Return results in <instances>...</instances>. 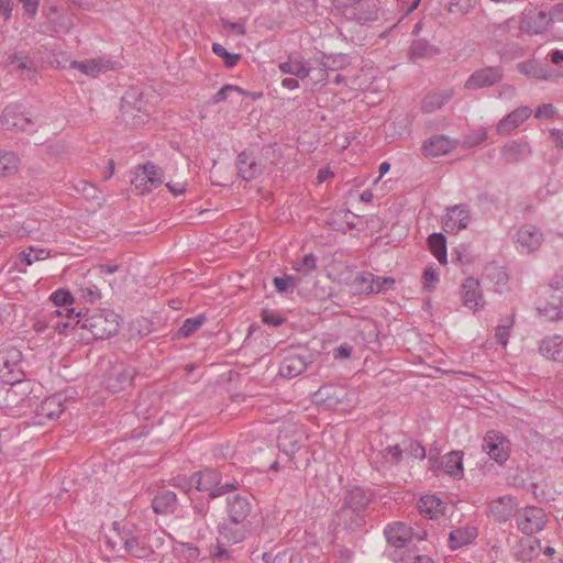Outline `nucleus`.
Instances as JSON below:
<instances>
[{
  "label": "nucleus",
  "instance_id": "nucleus-21",
  "mask_svg": "<svg viewBox=\"0 0 563 563\" xmlns=\"http://www.w3.org/2000/svg\"><path fill=\"white\" fill-rule=\"evenodd\" d=\"M503 77V69L500 67H485L475 70L465 81V89L477 90L481 88L493 86L498 82Z\"/></svg>",
  "mask_w": 563,
  "mask_h": 563
},
{
  "label": "nucleus",
  "instance_id": "nucleus-14",
  "mask_svg": "<svg viewBox=\"0 0 563 563\" xmlns=\"http://www.w3.org/2000/svg\"><path fill=\"white\" fill-rule=\"evenodd\" d=\"M547 523V517L542 508L530 506L519 509L516 512V525L518 530L525 534L540 532Z\"/></svg>",
  "mask_w": 563,
  "mask_h": 563
},
{
  "label": "nucleus",
  "instance_id": "nucleus-36",
  "mask_svg": "<svg viewBox=\"0 0 563 563\" xmlns=\"http://www.w3.org/2000/svg\"><path fill=\"white\" fill-rule=\"evenodd\" d=\"M169 541L172 543L173 554L178 561L191 563L199 560L200 550L194 543L177 541L174 537H169Z\"/></svg>",
  "mask_w": 563,
  "mask_h": 563
},
{
  "label": "nucleus",
  "instance_id": "nucleus-30",
  "mask_svg": "<svg viewBox=\"0 0 563 563\" xmlns=\"http://www.w3.org/2000/svg\"><path fill=\"white\" fill-rule=\"evenodd\" d=\"M516 507L515 498L511 496H501L490 501L489 511L496 520L505 522L512 516L516 517Z\"/></svg>",
  "mask_w": 563,
  "mask_h": 563
},
{
  "label": "nucleus",
  "instance_id": "nucleus-5",
  "mask_svg": "<svg viewBox=\"0 0 563 563\" xmlns=\"http://www.w3.org/2000/svg\"><path fill=\"white\" fill-rule=\"evenodd\" d=\"M121 111L125 124L131 129L137 130L150 124L153 106L144 101L142 95L137 99L133 92H128L122 98Z\"/></svg>",
  "mask_w": 563,
  "mask_h": 563
},
{
  "label": "nucleus",
  "instance_id": "nucleus-10",
  "mask_svg": "<svg viewBox=\"0 0 563 563\" xmlns=\"http://www.w3.org/2000/svg\"><path fill=\"white\" fill-rule=\"evenodd\" d=\"M518 24L520 31L530 35H538L545 32L548 26L552 24V18L548 9L542 5L528 7L521 13Z\"/></svg>",
  "mask_w": 563,
  "mask_h": 563
},
{
  "label": "nucleus",
  "instance_id": "nucleus-18",
  "mask_svg": "<svg viewBox=\"0 0 563 563\" xmlns=\"http://www.w3.org/2000/svg\"><path fill=\"white\" fill-rule=\"evenodd\" d=\"M396 280L393 277L375 276L369 272H362L355 278V285L364 294H380L393 289Z\"/></svg>",
  "mask_w": 563,
  "mask_h": 563
},
{
  "label": "nucleus",
  "instance_id": "nucleus-15",
  "mask_svg": "<svg viewBox=\"0 0 563 563\" xmlns=\"http://www.w3.org/2000/svg\"><path fill=\"white\" fill-rule=\"evenodd\" d=\"M278 69L284 75L295 76L306 79L313 70L311 62L306 58L302 53L292 51L288 53L286 59L278 63Z\"/></svg>",
  "mask_w": 563,
  "mask_h": 563
},
{
  "label": "nucleus",
  "instance_id": "nucleus-8",
  "mask_svg": "<svg viewBox=\"0 0 563 563\" xmlns=\"http://www.w3.org/2000/svg\"><path fill=\"white\" fill-rule=\"evenodd\" d=\"M163 170L152 162L136 167L131 177V184L140 195L151 192L163 184Z\"/></svg>",
  "mask_w": 563,
  "mask_h": 563
},
{
  "label": "nucleus",
  "instance_id": "nucleus-37",
  "mask_svg": "<svg viewBox=\"0 0 563 563\" xmlns=\"http://www.w3.org/2000/svg\"><path fill=\"white\" fill-rule=\"evenodd\" d=\"M442 468L445 474L454 479L463 477V452L451 451L442 456L441 461Z\"/></svg>",
  "mask_w": 563,
  "mask_h": 563
},
{
  "label": "nucleus",
  "instance_id": "nucleus-45",
  "mask_svg": "<svg viewBox=\"0 0 563 563\" xmlns=\"http://www.w3.org/2000/svg\"><path fill=\"white\" fill-rule=\"evenodd\" d=\"M207 318L205 314H197L191 318H187L180 325L177 332L178 338H189L205 322Z\"/></svg>",
  "mask_w": 563,
  "mask_h": 563
},
{
  "label": "nucleus",
  "instance_id": "nucleus-39",
  "mask_svg": "<svg viewBox=\"0 0 563 563\" xmlns=\"http://www.w3.org/2000/svg\"><path fill=\"white\" fill-rule=\"evenodd\" d=\"M302 442L303 434L297 431H294L291 434L285 431L278 435V448L289 457H292L300 450Z\"/></svg>",
  "mask_w": 563,
  "mask_h": 563
},
{
  "label": "nucleus",
  "instance_id": "nucleus-35",
  "mask_svg": "<svg viewBox=\"0 0 563 563\" xmlns=\"http://www.w3.org/2000/svg\"><path fill=\"white\" fill-rule=\"evenodd\" d=\"M500 154L506 162L515 163L526 159L531 154V147L526 141L512 140L503 146Z\"/></svg>",
  "mask_w": 563,
  "mask_h": 563
},
{
  "label": "nucleus",
  "instance_id": "nucleus-41",
  "mask_svg": "<svg viewBox=\"0 0 563 563\" xmlns=\"http://www.w3.org/2000/svg\"><path fill=\"white\" fill-rule=\"evenodd\" d=\"M444 508L443 501L435 495H426L419 500L420 512L429 519L441 517L444 514Z\"/></svg>",
  "mask_w": 563,
  "mask_h": 563
},
{
  "label": "nucleus",
  "instance_id": "nucleus-23",
  "mask_svg": "<svg viewBox=\"0 0 563 563\" xmlns=\"http://www.w3.org/2000/svg\"><path fill=\"white\" fill-rule=\"evenodd\" d=\"M247 528L245 523H236L228 520L219 527L218 542L223 545L241 543L246 538Z\"/></svg>",
  "mask_w": 563,
  "mask_h": 563
},
{
  "label": "nucleus",
  "instance_id": "nucleus-33",
  "mask_svg": "<svg viewBox=\"0 0 563 563\" xmlns=\"http://www.w3.org/2000/svg\"><path fill=\"white\" fill-rule=\"evenodd\" d=\"M539 352L554 362H563V335L552 334L543 338L539 343Z\"/></svg>",
  "mask_w": 563,
  "mask_h": 563
},
{
  "label": "nucleus",
  "instance_id": "nucleus-50",
  "mask_svg": "<svg viewBox=\"0 0 563 563\" xmlns=\"http://www.w3.org/2000/svg\"><path fill=\"white\" fill-rule=\"evenodd\" d=\"M299 283V278L294 275L277 276L273 278V285L278 294H288Z\"/></svg>",
  "mask_w": 563,
  "mask_h": 563
},
{
  "label": "nucleus",
  "instance_id": "nucleus-44",
  "mask_svg": "<svg viewBox=\"0 0 563 563\" xmlns=\"http://www.w3.org/2000/svg\"><path fill=\"white\" fill-rule=\"evenodd\" d=\"M62 396L60 395H53L48 398H46L42 404L40 408V413L42 416L47 417L48 419H56L60 416V413L64 411V408L62 406Z\"/></svg>",
  "mask_w": 563,
  "mask_h": 563
},
{
  "label": "nucleus",
  "instance_id": "nucleus-52",
  "mask_svg": "<svg viewBox=\"0 0 563 563\" xmlns=\"http://www.w3.org/2000/svg\"><path fill=\"white\" fill-rule=\"evenodd\" d=\"M73 188L81 194L84 198L87 200H99L100 191L99 189L91 183L86 180H79L76 185H73Z\"/></svg>",
  "mask_w": 563,
  "mask_h": 563
},
{
  "label": "nucleus",
  "instance_id": "nucleus-32",
  "mask_svg": "<svg viewBox=\"0 0 563 563\" xmlns=\"http://www.w3.org/2000/svg\"><path fill=\"white\" fill-rule=\"evenodd\" d=\"M351 63V58L349 55L343 53H336V54H330L324 55L318 63V68L323 74L318 78L319 82H322L323 85L327 81V73L329 70H340L349 66Z\"/></svg>",
  "mask_w": 563,
  "mask_h": 563
},
{
  "label": "nucleus",
  "instance_id": "nucleus-59",
  "mask_svg": "<svg viewBox=\"0 0 563 563\" xmlns=\"http://www.w3.org/2000/svg\"><path fill=\"white\" fill-rule=\"evenodd\" d=\"M478 4V0H452L449 11L452 13H467Z\"/></svg>",
  "mask_w": 563,
  "mask_h": 563
},
{
  "label": "nucleus",
  "instance_id": "nucleus-63",
  "mask_svg": "<svg viewBox=\"0 0 563 563\" xmlns=\"http://www.w3.org/2000/svg\"><path fill=\"white\" fill-rule=\"evenodd\" d=\"M353 347L349 343H342L332 351V356L336 361L347 360L351 357Z\"/></svg>",
  "mask_w": 563,
  "mask_h": 563
},
{
  "label": "nucleus",
  "instance_id": "nucleus-29",
  "mask_svg": "<svg viewBox=\"0 0 563 563\" xmlns=\"http://www.w3.org/2000/svg\"><path fill=\"white\" fill-rule=\"evenodd\" d=\"M532 113L529 107H519L503 118L497 124L498 134H508L527 121Z\"/></svg>",
  "mask_w": 563,
  "mask_h": 563
},
{
  "label": "nucleus",
  "instance_id": "nucleus-60",
  "mask_svg": "<svg viewBox=\"0 0 563 563\" xmlns=\"http://www.w3.org/2000/svg\"><path fill=\"white\" fill-rule=\"evenodd\" d=\"M512 323H514L512 320H508L506 323L498 324L496 328V331H495L496 340L503 345L504 349L508 344Z\"/></svg>",
  "mask_w": 563,
  "mask_h": 563
},
{
  "label": "nucleus",
  "instance_id": "nucleus-49",
  "mask_svg": "<svg viewBox=\"0 0 563 563\" xmlns=\"http://www.w3.org/2000/svg\"><path fill=\"white\" fill-rule=\"evenodd\" d=\"M537 311L540 316L548 320L554 321L562 319V311L560 310V301L556 303L554 300L551 302H539Z\"/></svg>",
  "mask_w": 563,
  "mask_h": 563
},
{
  "label": "nucleus",
  "instance_id": "nucleus-51",
  "mask_svg": "<svg viewBox=\"0 0 563 563\" xmlns=\"http://www.w3.org/2000/svg\"><path fill=\"white\" fill-rule=\"evenodd\" d=\"M489 269L488 278L495 284V290L503 292L508 283V274L503 267L493 266Z\"/></svg>",
  "mask_w": 563,
  "mask_h": 563
},
{
  "label": "nucleus",
  "instance_id": "nucleus-24",
  "mask_svg": "<svg viewBox=\"0 0 563 563\" xmlns=\"http://www.w3.org/2000/svg\"><path fill=\"white\" fill-rule=\"evenodd\" d=\"M542 543L538 539H521L511 550L512 558L520 563H531L541 553Z\"/></svg>",
  "mask_w": 563,
  "mask_h": 563
},
{
  "label": "nucleus",
  "instance_id": "nucleus-53",
  "mask_svg": "<svg viewBox=\"0 0 563 563\" xmlns=\"http://www.w3.org/2000/svg\"><path fill=\"white\" fill-rule=\"evenodd\" d=\"M487 139V131L485 128L481 126L472 130L464 139L463 146L466 148H472L476 145H479Z\"/></svg>",
  "mask_w": 563,
  "mask_h": 563
},
{
  "label": "nucleus",
  "instance_id": "nucleus-25",
  "mask_svg": "<svg viewBox=\"0 0 563 563\" xmlns=\"http://www.w3.org/2000/svg\"><path fill=\"white\" fill-rule=\"evenodd\" d=\"M117 64V62L110 58L96 57L85 62L73 60V69L77 68L85 75L96 77L102 73L114 69Z\"/></svg>",
  "mask_w": 563,
  "mask_h": 563
},
{
  "label": "nucleus",
  "instance_id": "nucleus-17",
  "mask_svg": "<svg viewBox=\"0 0 563 563\" xmlns=\"http://www.w3.org/2000/svg\"><path fill=\"white\" fill-rule=\"evenodd\" d=\"M384 534L388 544L399 551L395 553V556L402 553L401 549L408 548L415 538L412 528L400 521L388 523L384 529Z\"/></svg>",
  "mask_w": 563,
  "mask_h": 563
},
{
  "label": "nucleus",
  "instance_id": "nucleus-47",
  "mask_svg": "<svg viewBox=\"0 0 563 563\" xmlns=\"http://www.w3.org/2000/svg\"><path fill=\"white\" fill-rule=\"evenodd\" d=\"M517 69L520 74L537 78V79H545L547 74L543 67L537 60H525L517 65Z\"/></svg>",
  "mask_w": 563,
  "mask_h": 563
},
{
  "label": "nucleus",
  "instance_id": "nucleus-7",
  "mask_svg": "<svg viewBox=\"0 0 563 563\" xmlns=\"http://www.w3.org/2000/svg\"><path fill=\"white\" fill-rule=\"evenodd\" d=\"M189 487L207 493L210 498H217L234 488V485L231 483L221 484V474L218 471L205 468L190 476Z\"/></svg>",
  "mask_w": 563,
  "mask_h": 563
},
{
  "label": "nucleus",
  "instance_id": "nucleus-26",
  "mask_svg": "<svg viewBox=\"0 0 563 563\" xmlns=\"http://www.w3.org/2000/svg\"><path fill=\"white\" fill-rule=\"evenodd\" d=\"M455 95L454 88H441L429 92L422 100L421 109L432 113L442 109Z\"/></svg>",
  "mask_w": 563,
  "mask_h": 563
},
{
  "label": "nucleus",
  "instance_id": "nucleus-13",
  "mask_svg": "<svg viewBox=\"0 0 563 563\" xmlns=\"http://www.w3.org/2000/svg\"><path fill=\"white\" fill-rule=\"evenodd\" d=\"M482 449L489 459L503 465L509 459L510 442L500 432L492 430L485 434Z\"/></svg>",
  "mask_w": 563,
  "mask_h": 563
},
{
  "label": "nucleus",
  "instance_id": "nucleus-43",
  "mask_svg": "<svg viewBox=\"0 0 563 563\" xmlns=\"http://www.w3.org/2000/svg\"><path fill=\"white\" fill-rule=\"evenodd\" d=\"M176 504V494L172 490H163L154 497L152 507L156 514L166 515L175 510Z\"/></svg>",
  "mask_w": 563,
  "mask_h": 563
},
{
  "label": "nucleus",
  "instance_id": "nucleus-61",
  "mask_svg": "<svg viewBox=\"0 0 563 563\" xmlns=\"http://www.w3.org/2000/svg\"><path fill=\"white\" fill-rule=\"evenodd\" d=\"M440 279L439 273L434 267H427L423 272L422 276V283L423 288L431 290L434 287V284H437Z\"/></svg>",
  "mask_w": 563,
  "mask_h": 563
},
{
  "label": "nucleus",
  "instance_id": "nucleus-22",
  "mask_svg": "<svg viewBox=\"0 0 563 563\" xmlns=\"http://www.w3.org/2000/svg\"><path fill=\"white\" fill-rule=\"evenodd\" d=\"M457 140L446 135H433L426 140L422 144V153L427 157H438L445 155L456 148Z\"/></svg>",
  "mask_w": 563,
  "mask_h": 563
},
{
  "label": "nucleus",
  "instance_id": "nucleus-34",
  "mask_svg": "<svg viewBox=\"0 0 563 563\" xmlns=\"http://www.w3.org/2000/svg\"><path fill=\"white\" fill-rule=\"evenodd\" d=\"M22 168L20 155L12 150H0V179L10 178L19 174Z\"/></svg>",
  "mask_w": 563,
  "mask_h": 563
},
{
  "label": "nucleus",
  "instance_id": "nucleus-62",
  "mask_svg": "<svg viewBox=\"0 0 563 563\" xmlns=\"http://www.w3.org/2000/svg\"><path fill=\"white\" fill-rule=\"evenodd\" d=\"M8 64L15 65L21 70H31V62L22 54H13L9 57Z\"/></svg>",
  "mask_w": 563,
  "mask_h": 563
},
{
  "label": "nucleus",
  "instance_id": "nucleus-6",
  "mask_svg": "<svg viewBox=\"0 0 563 563\" xmlns=\"http://www.w3.org/2000/svg\"><path fill=\"white\" fill-rule=\"evenodd\" d=\"M135 368L122 361H108L102 375V385L110 393H119L132 385Z\"/></svg>",
  "mask_w": 563,
  "mask_h": 563
},
{
  "label": "nucleus",
  "instance_id": "nucleus-31",
  "mask_svg": "<svg viewBox=\"0 0 563 563\" xmlns=\"http://www.w3.org/2000/svg\"><path fill=\"white\" fill-rule=\"evenodd\" d=\"M478 536L477 527L467 525L450 532L448 544L451 550H457L473 543Z\"/></svg>",
  "mask_w": 563,
  "mask_h": 563
},
{
  "label": "nucleus",
  "instance_id": "nucleus-57",
  "mask_svg": "<svg viewBox=\"0 0 563 563\" xmlns=\"http://www.w3.org/2000/svg\"><path fill=\"white\" fill-rule=\"evenodd\" d=\"M170 534H167L165 531H148V545H150V555L153 554L156 550H159L164 547L166 540H169Z\"/></svg>",
  "mask_w": 563,
  "mask_h": 563
},
{
  "label": "nucleus",
  "instance_id": "nucleus-3",
  "mask_svg": "<svg viewBox=\"0 0 563 563\" xmlns=\"http://www.w3.org/2000/svg\"><path fill=\"white\" fill-rule=\"evenodd\" d=\"M369 501L371 494L368 490L361 487L349 489L344 496L342 507L335 514V525L344 529H352L357 526Z\"/></svg>",
  "mask_w": 563,
  "mask_h": 563
},
{
  "label": "nucleus",
  "instance_id": "nucleus-27",
  "mask_svg": "<svg viewBox=\"0 0 563 563\" xmlns=\"http://www.w3.org/2000/svg\"><path fill=\"white\" fill-rule=\"evenodd\" d=\"M236 168L239 176L245 181L255 179L263 172L261 164L247 151H243L238 155Z\"/></svg>",
  "mask_w": 563,
  "mask_h": 563
},
{
  "label": "nucleus",
  "instance_id": "nucleus-19",
  "mask_svg": "<svg viewBox=\"0 0 563 563\" xmlns=\"http://www.w3.org/2000/svg\"><path fill=\"white\" fill-rule=\"evenodd\" d=\"M460 292L462 303L466 309L476 312L484 308L485 300L481 288V283L477 278H465L460 287Z\"/></svg>",
  "mask_w": 563,
  "mask_h": 563
},
{
  "label": "nucleus",
  "instance_id": "nucleus-12",
  "mask_svg": "<svg viewBox=\"0 0 563 563\" xmlns=\"http://www.w3.org/2000/svg\"><path fill=\"white\" fill-rule=\"evenodd\" d=\"M472 221L471 208L466 203H459L445 209L442 219L443 230L449 234H457L468 228Z\"/></svg>",
  "mask_w": 563,
  "mask_h": 563
},
{
  "label": "nucleus",
  "instance_id": "nucleus-54",
  "mask_svg": "<svg viewBox=\"0 0 563 563\" xmlns=\"http://www.w3.org/2000/svg\"><path fill=\"white\" fill-rule=\"evenodd\" d=\"M212 51L217 56L223 59L227 68H233L240 59L239 54L229 53L227 48L219 43H214L212 45Z\"/></svg>",
  "mask_w": 563,
  "mask_h": 563
},
{
  "label": "nucleus",
  "instance_id": "nucleus-2",
  "mask_svg": "<svg viewBox=\"0 0 563 563\" xmlns=\"http://www.w3.org/2000/svg\"><path fill=\"white\" fill-rule=\"evenodd\" d=\"M112 529L128 554L142 560L150 558L148 530L144 525L131 520L113 521Z\"/></svg>",
  "mask_w": 563,
  "mask_h": 563
},
{
  "label": "nucleus",
  "instance_id": "nucleus-38",
  "mask_svg": "<svg viewBox=\"0 0 563 563\" xmlns=\"http://www.w3.org/2000/svg\"><path fill=\"white\" fill-rule=\"evenodd\" d=\"M307 368L305 358L297 354H290L284 357L279 365V374L285 378H294Z\"/></svg>",
  "mask_w": 563,
  "mask_h": 563
},
{
  "label": "nucleus",
  "instance_id": "nucleus-40",
  "mask_svg": "<svg viewBox=\"0 0 563 563\" xmlns=\"http://www.w3.org/2000/svg\"><path fill=\"white\" fill-rule=\"evenodd\" d=\"M518 21L515 16L507 19L506 21L493 24L490 26V34L493 40L498 43L508 42L511 37L517 34Z\"/></svg>",
  "mask_w": 563,
  "mask_h": 563
},
{
  "label": "nucleus",
  "instance_id": "nucleus-28",
  "mask_svg": "<svg viewBox=\"0 0 563 563\" xmlns=\"http://www.w3.org/2000/svg\"><path fill=\"white\" fill-rule=\"evenodd\" d=\"M347 390L343 386L324 385L317 393V400L325 402L328 407L345 409L344 400L347 398Z\"/></svg>",
  "mask_w": 563,
  "mask_h": 563
},
{
  "label": "nucleus",
  "instance_id": "nucleus-55",
  "mask_svg": "<svg viewBox=\"0 0 563 563\" xmlns=\"http://www.w3.org/2000/svg\"><path fill=\"white\" fill-rule=\"evenodd\" d=\"M317 268V258L313 254H306L294 263L292 269L298 273L308 274Z\"/></svg>",
  "mask_w": 563,
  "mask_h": 563
},
{
  "label": "nucleus",
  "instance_id": "nucleus-20",
  "mask_svg": "<svg viewBox=\"0 0 563 563\" xmlns=\"http://www.w3.org/2000/svg\"><path fill=\"white\" fill-rule=\"evenodd\" d=\"M225 510L228 520L236 523H245L252 511L250 498L242 494H234L227 497Z\"/></svg>",
  "mask_w": 563,
  "mask_h": 563
},
{
  "label": "nucleus",
  "instance_id": "nucleus-58",
  "mask_svg": "<svg viewBox=\"0 0 563 563\" xmlns=\"http://www.w3.org/2000/svg\"><path fill=\"white\" fill-rule=\"evenodd\" d=\"M395 563H433V561L427 556L417 554L413 552L408 553H399L396 556H394Z\"/></svg>",
  "mask_w": 563,
  "mask_h": 563
},
{
  "label": "nucleus",
  "instance_id": "nucleus-1",
  "mask_svg": "<svg viewBox=\"0 0 563 563\" xmlns=\"http://www.w3.org/2000/svg\"><path fill=\"white\" fill-rule=\"evenodd\" d=\"M77 318L73 324V340L89 343L91 340H102L114 334L119 328V316L114 312L82 314L75 313L73 308V319Z\"/></svg>",
  "mask_w": 563,
  "mask_h": 563
},
{
  "label": "nucleus",
  "instance_id": "nucleus-16",
  "mask_svg": "<svg viewBox=\"0 0 563 563\" xmlns=\"http://www.w3.org/2000/svg\"><path fill=\"white\" fill-rule=\"evenodd\" d=\"M543 242L542 231L532 224L522 225L515 235L516 249L521 254L536 252Z\"/></svg>",
  "mask_w": 563,
  "mask_h": 563
},
{
  "label": "nucleus",
  "instance_id": "nucleus-11",
  "mask_svg": "<svg viewBox=\"0 0 563 563\" xmlns=\"http://www.w3.org/2000/svg\"><path fill=\"white\" fill-rule=\"evenodd\" d=\"M1 125L7 130L32 132L34 122L30 112L21 103L8 104L0 117Z\"/></svg>",
  "mask_w": 563,
  "mask_h": 563
},
{
  "label": "nucleus",
  "instance_id": "nucleus-42",
  "mask_svg": "<svg viewBox=\"0 0 563 563\" xmlns=\"http://www.w3.org/2000/svg\"><path fill=\"white\" fill-rule=\"evenodd\" d=\"M428 246L431 254L442 265L448 264L446 238L441 232H434L428 238Z\"/></svg>",
  "mask_w": 563,
  "mask_h": 563
},
{
  "label": "nucleus",
  "instance_id": "nucleus-46",
  "mask_svg": "<svg viewBox=\"0 0 563 563\" xmlns=\"http://www.w3.org/2000/svg\"><path fill=\"white\" fill-rule=\"evenodd\" d=\"M406 451L405 449H401L400 445H389L382 450L379 452V455L384 460V466L385 468L393 467L395 465H398L402 460V453Z\"/></svg>",
  "mask_w": 563,
  "mask_h": 563
},
{
  "label": "nucleus",
  "instance_id": "nucleus-4",
  "mask_svg": "<svg viewBox=\"0 0 563 563\" xmlns=\"http://www.w3.org/2000/svg\"><path fill=\"white\" fill-rule=\"evenodd\" d=\"M334 9L346 20L365 24L376 21L379 10L375 0H332Z\"/></svg>",
  "mask_w": 563,
  "mask_h": 563
},
{
  "label": "nucleus",
  "instance_id": "nucleus-56",
  "mask_svg": "<svg viewBox=\"0 0 563 563\" xmlns=\"http://www.w3.org/2000/svg\"><path fill=\"white\" fill-rule=\"evenodd\" d=\"M232 92H236L239 95H247L245 90L235 86V85H224L214 96L212 97V103L218 104L229 99Z\"/></svg>",
  "mask_w": 563,
  "mask_h": 563
},
{
  "label": "nucleus",
  "instance_id": "nucleus-9",
  "mask_svg": "<svg viewBox=\"0 0 563 563\" xmlns=\"http://www.w3.org/2000/svg\"><path fill=\"white\" fill-rule=\"evenodd\" d=\"M49 299L56 306L51 313L49 322L60 334L66 335L70 324V291L58 289L51 295Z\"/></svg>",
  "mask_w": 563,
  "mask_h": 563
},
{
  "label": "nucleus",
  "instance_id": "nucleus-48",
  "mask_svg": "<svg viewBox=\"0 0 563 563\" xmlns=\"http://www.w3.org/2000/svg\"><path fill=\"white\" fill-rule=\"evenodd\" d=\"M435 53L437 51L426 40H416L410 47V58L412 60L431 56Z\"/></svg>",
  "mask_w": 563,
  "mask_h": 563
},
{
  "label": "nucleus",
  "instance_id": "nucleus-64",
  "mask_svg": "<svg viewBox=\"0 0 563 563\" xmlns=\"http://www.w3.org/2000/svg\"><path fill=\"white\" fill-rule=\"evenodd\" d=\"M119 269V265L115 263L100 264L92 268V274L104 277L106 275H112ZM91 273V271H89Z\"/></svg>",
  "mask_w": 563,
  "mask_h": 563
}]
</instances>
